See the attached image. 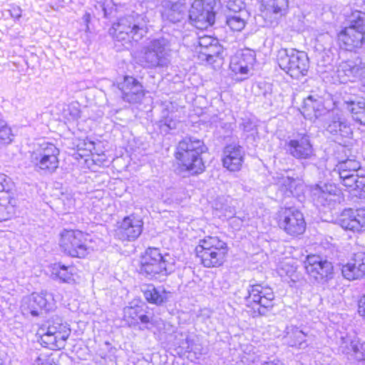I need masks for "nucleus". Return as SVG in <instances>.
<instances>
[{
  "mask_svg": "<svg viewBox=\"0 0 365 365\" xmlns=\"http://www.w3.org/2000/svg\"><path fill=\"white\" fill-rule=\"evenodd\" d=\"M13 134L7 123L0 118V143L9 144L12 141Z\"/></svg>",
  "mask_w": 365,
  "mask_h": 365,
  "instance_id": "nucleus-42",
  "label": "nucleus"
},
{
  "mask_svg": "<svg viewBox=\"0 0 365 365\" xmlns=\"http://www.w3.org/2000/svg\"><path fill=\"white\" fill-rule=\"evenodd\" d=\"M302 186V183L299 182V180H297L295 179V183H292L289 185L287 188H286V191L284 192L285 195L289 196V195H298L297 190L300 189V187Z\"/></svg>",
  "mask_w": 365,
  "mask_h": 365,
  "instance_id": "nucleus-47",
  "label": "nucleus"
},
{
  "mask_svg": "<svg viewBox=\"0 0 365 365\" xmlns=\"http://www.w3.org/2000/svg\"><path fill=\"white\" fill-rule=\"evenodd\" d=\"M218 42V40L215 38H213L210 36H200L197 40V43L199 46L198 51H202L205 48L211 46L212 44Z\"/></svg>",
  "mask_w": 365,
  "mask_h": 365,
  "instance_id": "nucleus-45",
  "label": "nucleus"
},
{
  "mask_svg": "<svg viewBox=\"0 0 365 365\" xmlns=\"http://www.w3.org/2000/svg\"><path fill=\"white\" fill-rule=\"evenodd\" d=\"M346 109L352 114V118L356 122L365 125V101H346Z\"/></svg>",
  "mask_w": 365,
  "mask_h": 365,
  "instance_id": "nucleus-34",
  "label": "nucleus"
},
{
  "mask_svg": "<svg viewBox=\"0 0 365 365\" xmlns=\"http://www.w3.org/2000/svg\"><path fill=\"white\" fill-rule=\"evenodd\" d=\"M179 121L173 116V114L164 116L158 123V127L160 133L168 134L170 130L177 128Z\"/></svg>",
  "mask_w": 365,
  "mask_h": 365,
  "instance_id": "nucleus-38",
  "label": "nucleus"
},
{
  "mask_svg": "<svg viewBox=\"0 0 365 365\" xmlns=\"http://www.w3.org/2000/svg\"><path fill=\"white\" fill-rule=\"evenodd\" d=\"M148 21L143 14H132L119 18L110 29L113 38L126 48L140 41L148 33Z\"/></svg>",
  "mask_w": 365,
  "mask_h": 365,
  "instance_id": "nucleus-1",
  "label": "nucleus"
},
{
  "mask_svg": "<svg viewBox=\"0 0 365 365\" xmlns=\"http://www.w3.org/2000/svg\"><path fill=\"white\" fill-rule=\"evenodd\" d=\"M141 291L145 299L151 304L160 305L166 302L171 297V293L163 287H155L153 284H144Z\"/></svg>",
  "mask_w": 365,
  "mask_h": 365,
  "instance_id": "nucleus-28",
  "label": "nucleus"
},
{
  "mask_svg": "<svg viewBox=\"0 0 365 365\" xmlns=\"http://www.w3.org/2000/svg\"><path fill=\"white\" fill-rule=\"evenodd\" d=\"M169 255L163 256L158 248L149 247L141 257L139 272L149 279L166 277L175 270L173 262Z\"/></svg>",
  "mask_w": 365,
  "mask_h": 365,
  "instance_id": "nucleus-4",
  "label": "nucleus"
},
{
  "mask_svg": "<svg viewBox=\"0 0 365 365\" xmlns=\"http://www.w3.org/2000/svg\"><path fill=\"white\" fill-rule=\"evenodd\" d=\"M171 51V44L168 39L164 37L153 39L145 48L142 58L144 67H167L170 62Z\"/></svg>",
  "mask_w": 365,
  "mask_h": 365,
  "instance_id": "nucleus-8",
  "label": "nucleus"
},
{
  "mask_svg": "<svg viewBox=\"0 0 365 365\" xmlns=\"http://www.w3.org/2000/svg\"><path fill=\"white\" fill-rule=\"evenodd\" d=\"M258 88L262 90L261 93H259L258 95H262L264 98L270 100V97L272 96V89L269 84L266 83H262L258 85Z\"/></svg>",
  "mask_w": 365,
  "mask_h": 365,
  "instance_id": "nucleus-48",
  "label": "nucleus"
},
{
  "mask_svg": "<svg viewBox=\"0 0 365 365\" xmlns=\"http://www.w3.org/2000/svg\"><path fill=\"white\" fill-rule=\"evenodd\" d=\"M245 158L243 148L237 144L227 145L223 150V166L232 172L241 169Z\"/></svg>",
  "mask_w": 365,
  "mask_h": 365,
  "instance_id": "nucleus-22",
  "label": "nucleus"
},
{
  "mask_svg": "<svg viewBox=\"0 0 365 365\" xmlns=\"http://www.w3.org/2000/svg\"><path fill=\"white\" fill-rule=\"evenodd\" d=\"M262 365H276L273 362H266L263 364Z\"/></svg>",
  "mask_w": 365,
  "mask_h": 365,
  "instance_id": "nucleus-59",
  "label": "nucleus"
},
{
  "mask_svg": "<svg viewBox=\"0 0 365 365\" xmlns=\"http://www.w3.org/2000/svg\"><path fill=\"white\" fill-rule=\"evenodd\" d=\"M307 337L303 331L297 327H291L287 333V343L292 347L305 349L308 346Z\"/></svg>",
  "mask_w": 365,
  "mask_h": 365,
  "instance_id": "nucleus-31",
  "label": "nucleus"
},
{
  "mask_svg": "<svg viewBox=\"0 0 365 365\" xmlns=\"http://www.w3.org/2000/svg\"><path fill=\"white\" fill-rule=\"evenodd\" d=\"M207 148L203 141L194 137H185L177 147L175 158L179 161L181 170L194 175L202 173L205 165L201 155Z\"/></svg>",
  "mask_w": 365,
  "mask_h": 365,
  "instance_id": "nucleus-2",
  "label": "nucleus"
},
{
  "mask_svg": "<svg viewBox=\"0 0 365 365\" xmlns=\"http://www.w3.org/2000/svg\"><path fill=\"white\" fill-rule=\"evenodd\" d=\"M189 19L191 24L200 29L212 26L215 21V13L212 2L195 0L189 11Z\"/></svg>",
  "mask_w": 365,
  "mask_h": 365,
  "instance_id": "nucleus-12",
  "label": "nucleus"
},
{
  "mask_svg": "<svg viewBox=\"0 0 365 365\" xmlns=\"http://www.w3.org/2000/svg\"><path fill=\"white\" fill-rule=\"evenodd\" d=\"M64 205V210L70 212L75 207V200L72 197L66 196L65 199H63Z\"/></svg>",
  "mask_w": 365,
  "mask_h": 365,
  "instance_id": "nucleus-49",
  "label": "nucleus"
},
{
  "mask_svg": "<svg viewBox=\"0 0 365 365\" xmlns=\"http://www.w3.org/2000/svg\"><path fill=\"white\" fill-rule=\"evenodd\" d=\"M349 21L350 23L349 27H352L365 34V13L359 11H353Z\"/></svg>",
  "mask_w": 365,
  "mask_h": 365,
  "instance_id": "nucleus-36",
  "label": "nucleus"
},
{
  "mask_svg": "<svg viewBox=\"0 0 365 365\" xmlns=\"http://www.w3.org/2000/svg\"><path fill=\"white\" fill-rule=\"evenodd\" d=\"M255 62V55L251 50L247 49L235 53L230 60V68L235 73L246 75Z\"/></svg>",
  "mask_w": 365,
  "mask_h": 365,
  "instance_id": "nucleus-23",
  "label": "nucleus"
},
{
  "mask_svg": "<svg viewBox=\"0 0 365 365\" xmlns=\"http://www.w3.org/2000/svg\"><path fill=\"white\" fill-rule=\"evenodd\" d=\"M245 297L247 306L254 311V317L266 315L274 306V294L269 287L250 285Z\"/></svg>",
  "mask_w": 365,
  "mask_h": 365,
  "instance_id": "nucleus-9",
  "label": "nucleus"
},
{
  "mask_svg": "<svg viewBox=\"0 0 365 365\" xmlns=\"http://www.w3.org/2000/svg\"><path fill=\"white\" fill-rule=\"evenodd\" d=\"M11 16L15 19H19L21 17V9L18 6H11L9 10Z\"/></svg>",
  "mask_w": 365,
  "mask_h": 365,
  "instance_id": "nucleus-50",
  "label": "nucleus"
},
{
  "mask_svg": "<svg viewBox=\"0 0 365 365\" xmlns=\"http://www.w3.org/2000/svg\"><path fill=\"white\" fill-rule=\"evenodd\" d=\"M163 19L173 24L180 21L185 15L186 6L183 4H176L175 6H163Z\"/></svg>",
  "mask_w": 365,
  "mask_h": 365,
  "instance_id": "nucleus-32",
  "label": "nucleus"
},
{
  "mask_svg": "<svg viewBox=\"0 0 365 365\" xmlns=\"http://www.w3.org/2000/svg\"><path fill=\"white\" fill-rule=\"evenodd\" d=\"M240 126L246 132H250L252 130L254 127L253 125L249 120L244 121Z\"/></svg>",
  "mask_w": 365,
  "mask_h": 365,
  "instance_id": "nucleus-54",
  "label": "nucleus"
},
{
  "mask_svg": "<svg viewBox=\"0 0 365 365\" xmlns=\"http://www.w3.org/2000/svg\"><path fill=\"white\" fill-rule=\"evenodd\" d=\"M46 360V359L45 356L44 357L38 356L35 360L34 365H46V364H45Z\"/></svg>",
  "mask_w": 365,
  "mask_h": 365,
  "instance_id": "nucleus-56",
  "label": "nucleus"
},
{
  "mask_svg": "<svg viewBox=\"0 0 365 365\" xmlns=\"http://www.w3.org/2000/svg\"><path fill=\"white\" fill-rule=\"evenodd\" d=\"M142 309L139 307H127L124 309V319L130 326L138 323V317Z\"/></svg>",
  "mask_w": 365,
  "mask_h": 365,
  "instance_id": "nucleus-40",
  "label": "nucleus"
},
{
  "mask_svg": "<svg viewBox=\"0 0 365 365\" xmlns=\"http://www.w3.org/2000/svg\"><path fill=\"white\" fill-rule=\"evenodd\" d=\"M327 130L332 135H338L344 138H349L352 135L350 123L341 113H332L327 123Z\"/></svg>",
  "mask_w": 365,
  "mask_h": 365,
  "instance_id": "nucleus-26",
  "label": "nucleus"
},
{
  "mask_svg": "<svg viewBox=\"0 0 365 365\" xmlns=\"http://www.w3.org/2000/svg\"><path fill=\"white\" fill-rule=\"evenodd\" d=\"M311 197L314 203L319 207L330 205L338 200L340 191L334 184L320 182L311 187Z\"/></svg>",
  "mask_w": 365,
  "mask_h": 365,
  "instance_id": "nucleus-20",
  "label": "nucleus"
},
{
  "mask_svg": "<svg viewBox=\"0 0 365 365\" xmlns=\"http://www.w3.org/2000/svg\"><path fill=\"white\" fill-rule=\"evenodd\" d=\"M116 88L120 91L122 99L130 103L140 101L145 96L142 84L133 76H124L123 80L117 84Z\"/></svg>",
  "mask_w": 365,
  "mask_h": 365,
  "instance_id": "nucleus-21",
  "label": "nucleus"
},
{
  "mask_svg": "<svg viewBox=\"0 0 365 365\" xmlns=\"http://www.w3.org/2000/svg\"><path fill=\"white\" fill-rule=\"evenodd\" d=\"M286 153L296 160L302 162L312 160L316 154L310 137L306 133H299L292 138L289 137L284 145Z\"/></svg>",
  "mask_w": 365,
  "mask_h": 365,
  "instance_id": "nucleus-10",
  "label": "nucleus"
},
{
  "mask_svg": "<svg viewBox=\"0 0 365 365\" xmlns=\"http://www.w3.org/2000/svg\"><path fill=\"white\" fill-rule=\"evenodd\" d=\"M335 78L341 83L359 81L365 86V61L356 60L341 62L335 71Z\"/></svg>",
  "mask_w": 365,
  "mask_h": 365,
  "instance_id": "nucleus-14",
  "label": "nucleus"
},
{
  "mask_svg": "<svg viewBox=\"0 0 365 365\" xmlns=\"http://www.w3.org/2000/svg\"><path fill=\"white\" fill-rule=\"evenodd\" d=\"M322 102L314 98L312 96H309L304 100V105L301 112L305 118L314 120L322 115Z\"/></svg>",
  "mask_w": 365,
  "mask_h": 365,
  "instance_id": "nucleus-30",
  "label": "nucleus"
},
{
  "mask_svg": "<svg viewBox=\"0 0 365 365\" xmlns=\"http://www.w3.org/2000/svg\"><path fill=\"white\" fill-rule=\"evenodd\" d=\"M344 278L354 280L365 276V253L357 252L346 264L341 268Z\"/></svg>",
  "mask_w": 365,
  "mask_h": 365,
  "instance_id": "nucleus-24",
  "label": "nucleus"
},
{
  "mask_svg": "<svg viewBox=\"0 0 365 365\" xmlns=\"http://www.w3.org/2000/svg\"><path fill=\"white\" fill-rule=\"evenodd\" d=\"M288 8V0H269L268 10L275 14L283 15Z\"/></svg>",
  "mask_w": 365,
  "mask_h": 365,
  "instance_id": "nucleus-41",
  "label": "nucleus"
},
{
  "mask_svg": "<svg viewBox=\"0 0 365 365\" xmlns=\"http://www.w3.org/2000/svg\"><path fill=\"white\" fill-rule=\"evenodd\" d=\"M106 344L109 345V344H110V343H109V342H108V341H106Z\"/></svg>",
  "mask_w": 365,
  "mask_h": 365,
  "instance_id": "nucleus-62",
  "label": "nucleus"
},
{
  "mask_svg": "<svg viewBox=\"0 0 365 365\" xmlns=\"http://www.w3.org/2000/svg\"><path fill=\"white\" fill-rule=\"evenodd\" d=\"M70 334L68 324L57 316L48 320L37 331L40 343L51 349H63Z\"/></svg>",
  "mask_w": 365,
  "mask_h": 365,
  "instance_id": "nucleus-3",
  "label": "nucleus"
},
{
  "mask_svg": "<svg viewBox=\"0 0 365 365\" xmlns=\"http://www.w3.org/2000/svg\"><path fill=\"white\" fill-rule=\"evenodd\" d=\"M138 320H140L143 324H148L150 322L149 317L146 314H142V312H140Z\"/></svg>",
  "mask_w": 365,
  "mask_h": 365,
  "instance_id": "nucleus-55",
  "label": "nucleus"
},
{
  "mask_svg": "<svg viewBox=\"0 0 365 365\" xmlns=\"http://www.w3.org/2000/svg\"><path fill=\"white\" fill-rule=\"evenodd\" d=\"M323 40H327L328 41H331V38L328 35H324V36H320L317 41H323Z\"/></svg>",
  "mask_w": 365,
  "mask_h": 365,
  "instance_id": "nucleus-57",
  "label": "nucleus"
},
{
  "mask_svg": "<svg viewBox=\"0 0 365 365\" xmlns=\"http://www.w3.org/2000/svg\"><path fill=\"white\" fill-rule=\"evenodd\" d=\"M226 7L232 12V14H239L240 12L246 11L244 9V4L240 0H228L226 1Z\"/></svg>",
  "mask_w": 365,
  "mask_h": 365,
  "instance_id": "nucleus-46",
  "label": "nucleus"
},
{
  "mask_svg": "<svg viewBox=\"0 0 365 365\" xmlns=\"http://www.w3.org/2000/svg\"><path fill=\"white\" fill-rule=\"evenodd\" d=\"M73 267L61 264H56L53 267V273L64 282H68L72 279Z\"/></svg>",
  "mask_w": 365,
  "mask_h": 365,
  "instance_id": "nucleus-39",
  "label": "nucleus"
},
{
  "mask_svg": "<svg viewBox=\"0 0 365 365\" xmlns=\"http://www.w3.org/2000/svg\"><path fill=\"white\" fill-rule=\"evenodd\" d=\"M65 115L68 120H77L81 117L80 106L77 103H72L65 110Z\"/></svg>",
  "mask_w": 365,
  "mask_h": 365,
  "instance_id": "nucleus-43",
  "label": "nucleus"
},
{
  "mask_svg": "<svg viewBox=\"0 0 365 365\" xmlns=\"http://www.w3.org/2000/svg\"><path fill=\"white\" fill-rule=\"evenodd\" d=\"M54 306L53 298L48 292L33 293L23 299L21 308L23 312L34 317L41 315L43 311H49Z\"/></svg>",
  "mask_w": 365,
  "mask_h": 365,
  "instance_id": "nucleus-17",
  "label": "nucleus"
},
{
  "mask_svg": "<svg viewBox=\"0 0 365 365\" xmlns=\"http://www.w3.org/2000/svg\"><path fill=\"white\" fill-rule=\"evenodd\" d=\"M304 264L307 274L317 282H327L334 277L332 263L320 256H308Z\"/></svg>",
  "mask_w": 365,
  "mask_h": 365,
  "instance_id": "nucleus-16",
  "label": "nucleus"
},
{
  "mask_svg": "<svg viewBox=\"0 0 365 365\" xmlns=\"http://www.w3.org/2000/svg\"><path fill=\"white\" fill-rule=\"evenodd\" d=\"M277 60L279 66L292 78L299 79L307 75L309 61L307 54L294 48H281Z\"/></svg>",
  "mask_w": 365,
  "mask_h": 365,
  "instance_id": "nucleus-6",
  "label": "nucleus"
},
{
  "mask_svg": "<svg viewBox=\"0 0 365 365\" xmlns=\"http://www.w3.org/2000/svg\"><path fill=\"white\" fill-rule=\"evenodd\" d=\"M247 11L230 14L226 16V24L234 31H241L247 24Z\"/></svg>",
  "mask_w": 365,
  "mask_h": 365,
  "instance_id": "nucleus-35",
  "label": "nucleus"
},
{
  "mask_svg": "<svg viewBox=\"0 0 365 365\" xmlns=\"http://www.w3.org/2000/svg\"><path fill=\"white\" fill-rule=\"evenodd\" d=\"M238 220H240V219H238V218H237V217H232V218H231V223H234V222H235L236 221H238ZM240 222H241V223H242V220H240Z\"/></svg>",
  "mask_w": 365,
  "mask_h": 365,
  "instance_id": "nucleus-58",
  "label": "nucleus"
},
{
  "mask_svg": "<svg viewBox=\"0 0 365 365\" xmlns=\"http://www.w3.org/2000/svg\"><path fill=\"white\" fill-rule=\"evenodd\" d=\"M360 168V163L354 159H346L340 162L337 165L339 174L344 172H346V174L359 173L361 171Z\"/></svg>",
  "mask_w": 365,
  "mask_h": 365,
  "instance_id": "nucleus-37",
  "label": "nucleus"
},
{
  "mask_svg": "<svg viewBox=\"0 0 365 365\" xmlns=\"http://www.w3.org/2000/svg\"><path fill=\"white\" fill-rule=\"evenodd\" d=\"M197 257L205 267H219L226 260L227 243L217 237H207L200 241L195 248Z\"/></svg>",
  "mask_w": 365,
  "mask_h": 365,
  "instance_id": "nucleus-5",
  "label": "nucleus"
},
{
  "mask_svg": "<svg viewBox=\"0 0 365 365\" xmlns=\"http://www.w3.org/2000/svg\"><path fill=\"white\" fill-rule=\"evenodd\" d=\"M329 46H330V43H329V45H327V46H325L323 49L324 50L329 49Z\"/></svg>",
  "mask_w": 365,
  "mask_h": 365,
  "instance_id": "nucleus-61",
  "label": "nucleus"
},
{
  "mask_svg": "<svg viewBox=\"0 0 365 365\" xmlns=\"http://www.w3.org/2000/svg\"><path fill=\"white\" fill-rule=\"evenodd\" d=\"M338 224L344 230L353 232L365 231V209H344L338 217Z\"/></svg>",
  "mask_w": 365,
  "mask_h": 365,
  "instance_id": "nucleus-18",
  "label": "nucleus"
},
{
  "mask_svg": "<svg viewBox=\"0 0 365 365\" xmlns=\"http://www.w3.org/2000/svg\"><path fill=\"white\" fill-rule=\"evenodd\" d=\"M364 3H365V0H364Z\"/></svg>",
  "mask_w": 365,
  "mask_h": 365,
  "instance_id": "nucleus-63",
  "label": "nucleus"
},
{
  "mask_svg": "<svg viewBox=\"0 0 365 365\" xmlns=\"http://www.w3.org/2000/svg\"><path fill=\"white\" fill-rule=\"evenodd\" d=\"M59 149L47 141L37 143L31 153L30 160L36 170L45 174H53L58 168Z\"/></svg>",
  "mask_w": 365,
  "mask_h": 365,
  "instance_id": "nucleus-7",
  "label": "nucleus"
},
{
  "mask_svg": "<svg viewBox=\"0 0 365 365\" xmlns=\"http://www.w3.org/2000/svg\"><path fill=\"white\" fill-rule=\"evenodd\" d=\"M339 350L344 354L353 356L357 361H365V344L361 343L356 337H341Z\"/></svg>",
  "mask_w": 365,
  "mask_h": 365,
  "instance_id": "nucleus-27",
  "label": "nucleus"
},
{
  "mask_svg": "<svg viewBox=\"0 0 365 365\" xmlns=\"http://www.w3.org/2000/svg\"><path fill=\"white\" fill-rule=\"evenodd\" d=\"M143 227V220L133 215L125 217L119 222L115 235L122 241H134L141 235Z\"/></svg>",
  "mask_w": 365,
  "mask_h": 365,
  "instance_id": "nucleus-19",
  "label": "nucleus"
},
{
  "mask_svg": "<svg viewBox=\"0 0 365 365\" xmlns=\"http://www.w3.org/2000/svg\"><path fill=\"white\" fill-rule=\"evenodd\" d=\"M0 365H4L3 359L0 356Z\"/></svg>",
  "mask_w": 365,
  "mask_h": 365,
  "instance_id": "nucleus-60",
  "label": "nucleus"
},
{
  "mask_svg": "<svg viewBox=\"0 0 365 365\" xmlns=\"http://www.w3.org/2000/svg\"><path fill=\"white\" fill-rule=\"evenodd\" d=\"M365 34L352 27L344 28L338 35V41L341 48L346 51H352L359 48L363 43Z\"/></svg>",
  "mask_w": 365,
  "mask_h": 365,
  "instance_id": "nucleus-25",
  "label": "nucleus"
},
{
  "mask_svg": "<svg viewBox=\"0 0 365 365\" xmlns=\"http://www.w3.org/2000/svg\"><path fill=\"white\" fill-rule=\"evenodd\" d=\"M198 52V58L202 61H206L210 65L217 63V66L222 63L223 48L219 41L211 46Z\"/></svg>",
  "mask_w": 365,
  "mask_h": 365,
  "instance_id": "nucleus-29",
  "label": "nucleus"
},
{
  "mask_svg": "<svg viewBox=\"0 0 365 365\" xmlns=\"http://www.w3.org/2000/svg\"><path fill=\"white\" fill-rule=\"evenodd\" d=\"M358 312L365 319V294L358 301Z\"/></svg>",
  "mask_w": 365,
  "mask_h": 365,
  "instance_id": "nucleus-51",
  "label": "nucleus"
},
{
  "mask_svg": "<svg viewBox=\"0 0 365 365\" xmlns=\"http://www.w3.org/2000/svg\"><path fill=\"white\" fill-rule=\"evenodd\" d=\"M278 225L287 234L298 236L303 234L306 222L303 214L294 208H285L279 212Z\"/></svg>",
  "mask_w": 365,
  "mask_h": 365,
  "instance_id": "nucleus-13",
  "label": "nucleus"
},
{
  "mask_svg": "<svg viewBox=\"0 0 365 365\" xmlns=\"http://www.w3.org/2000/svg\"><path fill=\"white\" fill-rule=\"evenodd\" d=\"M339 175L345 187L352 190H361L365 185V176L363 174L359 173L346 174V172H344Z\"/></svg>",
  "mask_w": 365,
  "mask_h": 365,
  "instance_id": "nucleus-33",
  "label": "nucleus"
},
{
  "mask_svg": "<svg viewBox=\"0 0 365 365\" xmlns=\"http://www.w3.org/2000/svg\"><path fill=\"white\" fill-rule=\"evenodd\" d=\"M275 183L278 185L279 189L284 193L286 188L289 185L295 183V179L289 176H284L283 175H277L275 178Z\"/></svg>",
  "mask_w": 365,
  "mask_h": 365,
  "instance_id": "nucleus-44",
  "label": "nucleus"
},
{
  "mask_svg": "<svg viewBox=\"0 0 365 365\" xmlns=\"http://www.w3.org/2000/svg\"><path fill=\"white\" fill-rule=\"evenodd\" d=\"M59 245L65 254L73 257H85L88 253L86 237L78 230H63Z\"/></svg>",
  "mask_w": 365,
  "mask_h": 365,
  "instance_id": "nucleus-11",
  "label": "nucleus"
},
{
  "mask_svg": "<svg viewBox=\"0 0 365 365\" xmlns=\"http://www.w3.org/2000/svg\"><path fill=\"white\" fill-rule=\"evenodd\" d=\"M283 266H287V265L286 264H282V267H280L279 269V274L281 276H283L284 274L288 275V274H289V273H292L294 271L293 267H288V269L287 270H285L284 268L283 267Z\"/></svg>",
  "mask_w": 365,
  "mask_h": 365,
  "instance_id": "nucleus-53",
  "label": "nucleus"
},
{
  "mask_svg": "<svg viewBox=\"0 0 365 365\" xmlns=\"http://www.w3.org/2000/svg\"><path fill=\"white\" fill-rule=\"evenodd\" d=\"M13 184L6 175H0V222L11 219L15 214L16 200L14 196Z\"/></svg>",
  "mask_w": 365,
  "mask_h": 365,
  "instance_id": "nucleus-15",
  "label": "nucleus"
},
{
  "mask_svg": "<svg viewBox=\"0 0 365 365\" xmlns=\"http://www.w3.org/2000/svg\"><path fill=\"white\" fill-rule=\"evenodd\" d=\"M176 4L185 5V0H163V6H175Z\"/></svg>",
  "mask_w": 365,
  "mask_h": 365,
  "instance_id": "nucleus-52",
  "label": "nucleus"
}]
</instances>
